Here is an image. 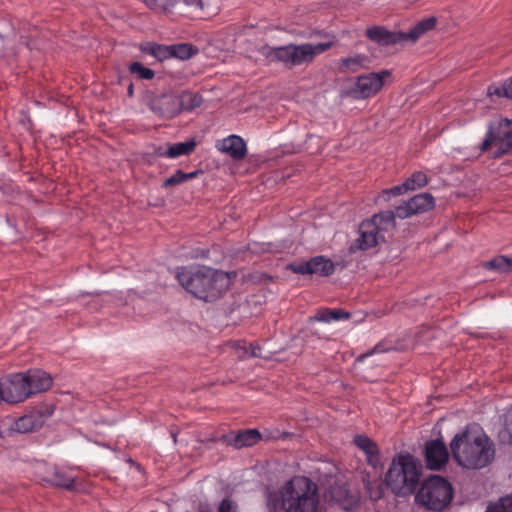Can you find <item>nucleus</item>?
Returning a JSON list of instances; mask_svg holds the SVG:
<instances>
[{
    "label": "nucleus",
    "mask_w": 512,
    "mask_h": 512,
    "mask_svg": "<svg viewBox=\"0 0 512 512\" xmlns=\"http://www.w3.org/2000/svg\"><path fill=\"white\" fill-rule=\"evenodd\" d=\"M450 450L459 466L472 470L485 468L495 457L492 440L485 433L469 428L455 434L450 442Z\"/></svg>",
    "instance_id": "f257e3e1"
},
{
    "label": "nucleus",
    "mask_w": 512,
    "mask_h": 512,
    "mask_svg": "<svg viewBox=\"0 0 512 512\" xmlns=\"http://www.w3.org/2000/svg\"><path fill=\"white\" fill-rule=\"evenodd\" d=\"M176 278L187 292L207 302L221 297L231 285L228 273L205 266L178 268Z\"/></svg>",
    "instance_id": "f03ea898"
},
{
    "label": "nucleus",
    "mask_w": 512,
    "mask_h": 512,
    "mask_svg": "<svg viewBox=\"0 0 512 512\" xmlns=\"http://www.w3.org/2000/svg\"><path fill=\"white\" fill-rule=\"evenodd\" d=\"M318 504L316 487L307 477H294L279 491L267 495V505L273 512H316Z\"/></svg>",
    "instance_id": "7ed1b4c3"
},
{
    "label": "nucleus",
    "mask_w": 512,
    "mask_h": 512,
    "mask_svg": "<svg viewBox=\"0 0 512 512\" xmlns=\"http://www.w3.org/2000/svg\"><path fill=\"white\" fill-rule=\"evenodd\" d=\"M50 374L40 369L12 374L0 381V401L19 403L34 394L47 391L52 386Z\"/></svg>",
    "instance_id": "20e7f679"
},
{
    "label": "nucleus",
    "mask_w": 512,
    "mask_h": 512,
    "mask_svg": "<svg viewBox=\"0 0 512 512\" xmlns=\"http://www.w3.org/2000/svg\"><path fill=\"white\" fill-rule=\"evenodd\" d=\"M422 474V464L409 453L396 455L385 475V483L398 496H408L416 490Z\"/></svg>",
    "instance_id": "39448f33"
},
{
    "label": "nucleus",
    "mask_w": 512,
    "mask_h": 512,
    "mask_svg": "<svg viewBox=\"0 0 512 512\" xmlns=\"http://www.w3.org/2000/svg\"><path fill=\"white\" fill-rule=\"evenodd\" d=\"M452 498V485L438 475L426 479L416 494V501L433 511L444 510L450 504Z\"/></svg>",
    "instance_id": "423d86ee"
},
{
    "label": "nucleus",
    "mask_w": 512,
    "mask_h": 512,
    "mask_svg": "<svg viewBox=\"0 0 512 512\" xmlns=\"http://www.w3.org/2000/svg\"><path fill=\"white\" fill-rule=\"evenodd\" d=\"M395 228V215L393 211H384L375 214L371 219L360 224V237L357 246L361 250L375 247L381 241H385V234Z\"/></svg>",
    "instance_id": "0eeeda50"
},
{
    "label": "nucleus",
    "mask_w": 512,
    "mask_h": 512,
    "mask_svg": "<svg viewBox=\"0 0 512 512\" xmlns=\"http://www.w3.org/2000/svg\"><path fill=\"white\" fill-rule=\"evenodd\" d=\"M331 46V42L279 46L277 47L276 61L283 63L289 68L308 64L312 62L316 56L330 49Z\"/></svg>",
    "instance_id": "6e6552de"
},
{
    "label": "nucleus",
    "mask_w": 512,
    "mask_h": 512,
    "mask_svg": "<svg viewBox=\"0 0 512 512\" xmlns=\"http://www.w3.org/2000/svg\"><path fill=\"white\" fill-rule=\"evenodd\" d=\"M492 145L497 146L493 156L499 158L512 149V121L504 118L489 126L486 138L481 144V151H487Z\"/></svg>",
    "instance_id": "1a4fd4ad"
},
{
    "label": "nucleus",
    "mask_w": 512,
    "mask_h": 512,
    "mask_svg": "<svg viewBox=\"0 0 512 512\" xmlns=\"http://www.w3.org/2000/svg\"><path fill=\"white\" fill-rule=\"evenodd\" d=\"M390 75L391 73L388 70L360 75L356 78L354 87L350 90V94L355 99L373 97L381 90L385 79Z\"/></svg>",
    "instance_id": "9d476101"
},
{
    "label": "nucleus",
    "mask_w": 512,
    "mask_h": 512,
    "mask_svg": "<svg viewBox=\"0 0 512 512\" xmlns=\"http://www.w3.org/2000/svg\"><path fill=\"white\" fill-rule=\"evenodd\" d=\"M54 413V407L48 403H41L23 416L17 418L12 429L19 433H28L40 428Z\"/></svg>",
    "instance_id": "9b49d317"
},
{
    "label": "nucleus",
    "mask_w": 512,
    "mask_h": 512,
    "mask_svg": "<svg viewBox=\"0 0 512 512\" xmlns=\"http://www.w3.org/2000/svg\"><path fill=\"white\" fill-rule=\"evenodd\" d=\"M435 206L434 197L429 193L417 194L393 211L395 217L405 219L415 214L425 213Z\"/></svg>",
    "instance_id": "f8f14e48"
},
{
    "label": "nucleus",
    "mask_w": 512,
    "mask_h": 512,
    "mask_svg": "<svg viewBox=\"0 0 512 512\" xmlns=\"http://www.w3.org/2000/svg\"><path fill=\"white\" fill-rule=\"evenodd\" d=\"M290 269L298 274H318L326 277L334 273L335 264L325 256H315L308 261L291 264Z\"/></svg>",
    "instance_id": "ddd939ff"
},
{
    "label": "nucleus",
    "mask_w": 512,
    "mask_h": 512,
    "mask_svg": "<svg viewBox=\"0 0 512 512\" xmlns=\"http://www.w3.org/2000/svg\"><path fill=\"white\" fill-rule=\"evenodd\" d=\"M425 461L430 470H441L449 459V452L442 440H430L425 444Z\"/></svg>",
    "instance_id": "4468645a"
},
{
    "label": "nucleus",
    "mask_w": 512,
    "mask_h": 512,
    "mask_svg": "<svg viewBox=\"0 0 512 512\" xmlns=\"http://www.w3.org/2000/svg\"><path fill=\"white\" fill-rule=\"evenodd\" d=\"M366 36L371 41L384 46L404 42V32L390 31L383 26L367 28Z\"/></svg>",
    "instance_id": "2eb2a0df"
},
{
    "label": "nucleus",
    "mask_w": 512,
    "mask_h": 512,
    "mask_svg": "<svg viewBox=\"0 0 512 512\" xmlns=\"http://www.w3.org/2000/svg\"><path fill=\"white\" fill-rule=\"evenodd\" d=\"M152 108L159 115L172 118L180 113L179 97L176 94H164L154 101Z\"/></svg>",
    "instance_id": "dca6fc26"
},
{
    "label": "nucleus",
    "mask_w": 512,
    "mask_h": 512,
    "mask_svg": "<svg viewBox=\"0 0 512 512\" xmlns=\"http://www.w3.org/2000/svg\"><path fill=\"white\" fill-rule=\"evenodd\" d=\"M219 150L228 154L235 160L243 159L247 154V147L244 140L237 135H230L223 139L220 145H217Z\"/></svg>",
    "instance_id": "f3484780"
},
{
    "label": "nucleus",
    "mask_w": 512,
    "mask_h": 512,
    "mask_svg": "<svg viewBox=\"0 0 512 512\" xmlns=\"http://www.w3.org/2000/svg\"><path fill=\"white\" fill-rule=\"evenodd\" d=\"M261 434L257 429L241 430L236 434L226 436V442L233 447L240 449L257 444L261 440Z\"/></svg>",
    "instance_id": "a211bd4d"
},
{
    "label": "nucleus",
    "mask_w": 512,
    "mask_h": 512,
    "mask_svg": "<svg viewBox=\"0 0 512 512\" xmlns=\"http://www.w3.org/2000/svg\"><path fill=\"white\" fill-rule=\"evenodd\" d=\"M44 481L53 486L71 490L74 487L75 477L71 472L54 466L50 468V474L44 478Z\"/></svg>",
    "instance_id": "6ab92c4d"
},
{
    "label": "nucleus",
    "mask_w": 512,
    "mask_h": 512,
    "mask_svg": "<svg viewBox=\"0 0 512 512\" xmlns=\"http://www.w3.org/2000/svg\"><path fill=\"white\" fill-rule=\"evenodd\" d=\"M355 445L361 449L367 456L368 463L376 466L379 462V450L377 444L365 435H356Z\"/></svg>",
    "instance_id": "aec40b11"
},
{
    "label": "nucleus",
    "mask_w": 512,
    "mask_h": 512,
    "mask_svg": "<svg viewBox=\"0 0 512 512\" xmlns=\"http://www.w3.org/2000/svg\"><path fill=\"white\" fill-rule=\"evenodd\" d=\"M369 63L368 57L363 54H356L350 57L341 58L338 62L340 73H354L364 68Z\"/></svg>",
    "instance_id": "412c9836"
},
{
    "label": "nucleus",
    "mask_w": 512,
    "mask_h": 512,
    "mask_svg": "<svg viewBox=\"0 0 512 512\" xmlns=\"http://www.w3.org/2000/svg\"><path fill=\"white\" fill-rule=\"evenodd\" d=\"M437 20L435 17H428L419 21L409 32L404 33V42L418 40L424 33L434 29Z\"/></svg>",
    "instance_id": "4be33fe9"
},
{
    "label": "nucleus",
    "mask_w": 512,
    "mask_h": 512,
    "mask_svg": "<svg viewBox=\"0 0 512 512\" xmlns=\"http://www.w3.org/2000/svg\"><path fill=\"white\" fill-rule=\"evenodd\" d=\"M178 97L180 112L192 111L193 109L198 108L203 102L202 96L192 91H183L178 95Z\"/></svg>",
    "instance_id": "5701e85b"
},
{
    "label": "nucleus",
    "mask_w": 512,
    "mask_h": 512,
    "mask_svg": "<svg viewBox=\"0 0 512 512\" xmlns=\"http://www.w3.org/2000/svg\"><path fill=\"white\" fill-rule=\"evenodd\" d=\"M195 147L196 142L194 139H191L186 142L168 144V158L175 159L180 156L189 155L194 151Z\"/></svg>",
    "instance_id": "b1692460"
},
{
    "label": "nucleus",
    "mask_w": 512,
    "mask_h": 512,
    "mask_svg": "<svg viewBox=\"0 0 512 512\" xmlns=\"http://www.w3.org/2000/svg\"><path fill=\"white\" fill-rule=\"evenodd\" d=\"M483 267L487 270H493L499 273L511 272L512 258L500 255L483 263Z\"/></svg>",
    "instance_id": "393cba45"
},
{
    "label": "nucleus",
    "mask_w": 512,
    "mask_h": 512,
    "mask_svg": "<svg viewBox=\"0 0 512 512\" xmlns=\"http://www.w3.org/2000/svg\"><path fill=\"white\" fill-rule=\"evenodd\" d=\"M350 314L340 309H321L315 315V320L319 322L331 323L343 319H349Z\"/></svg>",
    "instance_id": "a878e982"
},
{
    "label": "nucleus",
    "mask_w": 512,
    "mask_h": 512,
    "mask_svg": "<svg viewBox=\"0 0 512 512\" xmlns=\"http://www.w3.org/2000/svg\"><path fill=\"white\" fill-rule=\"evenodd\" d=\"M180 3V0H167V3L164 6V10L167 13H171ZM182 3L185 6H187L192 12L204 11L203 0H182Z\"/></svg>",
    "instance_id": "bb28decb"
},
{
    "label": "nucleus",
    "mask_w": 512,
    "mask_h": 512,
    "mask_svg": "<svg viewBox=\"0 0 512 512\" xmlns=\"http://www.w3.org/2000/svg\"><path fill=\"white\" fill-rule=\"evenodd\" d=\"M196 53L197 49H195L192 45L187 43L171 45V57L174 58L186 60L191 58Z\"/></svg>",
    "instance_id": "cd10ccee"
},
{
    "label": "nucleus",
    "mask_w": 512,
    "mask_h": 512,
    "mask_svg": "<svg viewBox=\"0 0 512 512\" xmlns=\"http://www.w3.org/2000/svg\"><path fill=\"white\" fill-rule=\"evenodd\" d=\"M197 174H198L197 171L185 173V172H182L181 170H177L172 176H170L163 182L162 187L169 188L171 186H176V185L182 184L185 181L195 178L197 176Z\"/></svg>",
    "instance_id": "c85d7f7f"
},
{
    "label": "nucleus",
    "mask_w": 512,
    "mask_h": 512,
    "mask_svg": "<svg viewBox=\"0 0 512 512\" xmlns=\"http://www.w3.org/2000/svg\"><path fill=\"white\" fill-rule=\"evenodd\" d=\"M129 71L143 80H151L155 75L152 69L143 66L140 62H132L129 65Z\"/></svg>",
    "instance_id": "c756f323"
},
{
    "label": "nucleus",
    "mask_w": 512,
    "mask_h": 512,
    "mask_svg": "<svg viewBox=\"0 0 512 512\" xmlns=\"http://www.w3.org/2000/svg\"><path fill=\"white\" fill-rule=\"evenodd\" d=\"M428 182V178L425 173L421 171L414 172L411 177L405 180V183L409 191L424 187Z\"/></svg>",
    "instance_id": "7c9ffc66"
},
{
    "label": "nucleus",
    "mask_w": 512,
    "mask_h": 512,
    "mask_svg": "<svg viewBox=\"0 0 512 512\" xmlns=\"http://www.w3.org/2000/svg\"><path fill=\"white\" fill-rule=\"evenodd\" d=\"M409 189L405 183V181L400 184L393 186L389 189H385L381 192V194L378 196L377 200H383L384 202H388L392 196H399L406 192H408Z\"/></svg>",
    "instance_id": "2f4dec72"
},
{
    "label": "nucleus",
    "mask_w": 512,
    "mask_h": 512,
    "mask_svg": "<svg viewBox=\"0 0 512 512\" xmlns=\"http://www.w3.org/2000/svg\"><path fill=\"white\" fill-rule=\"evenodd\" d=\"M236 349L242 350L241 357L243 356H252V357H261L260 347L254 343H247L246 341H238L235 344Z\"/></svg>",
    "instance_id": "473e14b6"
},
{
    "label": "nucleus",
    "mask_w": 512,
    "mask_h": 512,
    "mask_svg": "<svg viewBox=\"0 0 512 512\" xmlns=\"http://www.w3.org/2000/svg\"><path fill=\"white\" fill-rule=\"evenodd\" d=\"M489 95L505 96L512 99V78L503 83L501 87H490Z\"/></svg>",
    "instance_id": "72a5a7b5"
},
{
    "label": "nucleus",
    "mask_w": 512,
    "mask_h": 512,
    "mask_svg": "<svg viewBox=\"0 0 512 512\" xmlns=\"http://www.w3.org/2000/svg\"><path fill=\"white\" fill-rule=\"evenodd\" d=\"M366 489L369 497L372 500H377L382 497L383 489L382 484L380 482H368L366 484Z\"/></svg>",
    "instance_id": "f704fd0d"
},
{
    "label": "nucleus",
    "mask_w": 512,
    "mask_h": 512,
    "mask_svg": "<svg viewBox=\"0 0 512 512\" xmlns=\"http://www.w3.org/2000/svg\"><path fill=\"white\" fill-rule=\"evenodd\" d=\"M490 507L495 512H512V497L506 496L500 499V501Z\"/></svg>",
    "instance_id": "c9c22d12"
},
{
    "label": "nucleus",
    "mask_w": 512,
    "mask_h": 512,
    "mask_svg": "<svg viewBox=\"0 0 512 512\" xmlns=\"http://www.w3.org/2000/svg\"><path fill=\"white\" fill-rule=\"evenodd\" d=\"M258 52L261 56H263L269 62L276 61L277 47L263 45L259 48Z\"/></svg>",
    "instance_id": "e433bc0d"
},
{
    "label": "nucleus",
    "mask_w": 512,
    "mask_h": 512,
    "mask_svg": "<svg viewBox=\"0 0 512 512\" xmlns=\"http://www.w3.org/2000/svg\"><path fill=\"white\" fill-rule=\"evenodd\" d=\"M155 58L160 61L171 58V45L166 46L157 44Z\"/></svg>",
    "instance_id": "4c0bfd02"
},
{
    "label": "nucleus",
    "mask_w": 512,
    "mask_h": 512,
    "mask_svg": "<svg viewBox=\"0 0 512 512\" xmlns=\"http://www.w3.org/2000/svg\"><path fill=\"white\" fill-rule=\"evenodd\" d=\"M218 512H238V505L231 499H223L218 507Z\"/></svg>",
    "instance_id": "58836bf2"
},
{
    "label": "nucleus",
    "mask_w": 512,
    "mask_h": 512,
    "mask_svg": "<svg viewBox=\"0 0 512 512\" xmlns=\"http://www.w3.org/2000/svg\"><path fill=\"white\" fill-rule=\"evenodd\" d=\"M14 33V27L10 25L9 20L2 18L0 19V36L7 37Z\"/></svg>",
    "instance_id": "ea45409f"
},
{
    "label": "nucleus",
    "mask_w": 512,
    "mask_h": 512,
    "mask_svg": "<svg viewBox=\"0 0 512 512\" xmlns=\"http://www.w3.org/2000/svg\"><path fill=\"white\" fill-rule=\"evenodd\" d=\"M156 46H157V43L146 42V43L141 44L139 46V48H140L141 52H143L144 54L155 57Z\"/></svg>",
    "instance_id": "a19ab883"
},
{
    "label": "nucleus",
    "mask_w": 512,
    "mask_h": 512,
    "mask_svg": "<svg viewBox=\"0 0 512 512\" xmlns=\"http://www.w3.org/2000/svg\"><path fill=\"white\" fill-rule=\"evenodd\" d=\"M505 430L512 441V406L509 408L505 416Z\"/></svg>",
    "instance_id": "79ce46f5"
},
{
    "label": "nucleus",
    "mask_w": 512,
    "mask_h": 512,
    "mask_svg": "<svg viewBox=\"0 0 512 512\" xmlns=\"http://www.w3.org/2000/svg\"><path fill=\"white\" fill-rule=\"evenodd\" d=\"M331 493L332 498L339 503H342V501L348 497V491L344 488H339V495H337L333 490Z\"/></svg>",
    "instance_id": "37998d69"
},
{
    "label": "nucleus",
    "mask_w": 512,
    "mask_h": 512,
    "mask_svg": "<svg viewBox=\"0 0 512 512\" xmlns=\"http://www.w3.org/2000/svg\"><path fill=\"white\" fill-rule=\"evenodd\" d=\"M167 152H168V145L158 146L154 151L156 156L164 157V158H168Z\"/></svg>",
    "instance_id": "c03bdc74"
},
{
    "label": "nucleus",
    "mask_w": 512,
    "mask_h": 512,
    "mask_svg": "<svg viewBox=\"0 0 512 512\" xmlns=\"http://www.w3.org/2000/svg\"><path fill=\"white\" fill-rule=\"evenodd\" d=\"M127 93L130 97L133 96V93H134V87H133V84L130 83L129 86H128V90H127Z\"/></svg>",
    "instance_id": "a18cd8bd"
},
{
    "label": "nucleus",
    "mask_w": 512,
    "mask_h": 512,
    "mask_svg": "<svg viewBox=\"0 0 512 512\" xmlns=\"http://www.w3.org/2000/svg\"><path fill=\"white\" fill-rule=\"evenodd\" d=\"M145 4L149 7H151L153 4H155L156 0H143Z\"/></svg>",
    "instance_id": "49530a36"
},
{
    "label": "nucleus",
    "mask_w": 512,
    "mask_h": 512,
    "mask_svg": "<svg viewBox=\"0 0 512 512\" xmlns=\"http://www.w3.org/2000/svg\"><path fill=\"white\" fill-rule=\"evenodd\" d=\"M486 512H495V511H494V510L490 507V505H489V506L487 507V509H486Z\"/></svg>",
    "instance_id": "de8ad7c7"
},
{
    "label": "nucleus",
    "mask_w": 512,
    "mask_h": 512,
    "mask_svg": "<svg viewBox=\"0 0 512 512\" xmlns=\"http://www.w3.org/2000/svg\"><path fill=\"white\" fill-rule=\"evenodd\" d=\"M26 45H27V47H28V48H30V49H32V48L34 47V45H33V44H31V43H29V42H27V43H26Z\"/></svg>",
    "instance_id": "09e8293b"
}]
</instances>
